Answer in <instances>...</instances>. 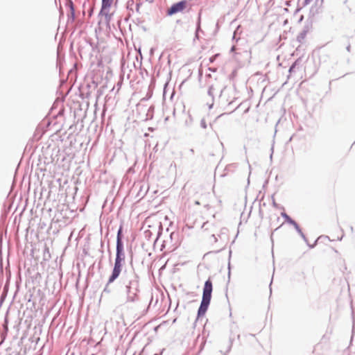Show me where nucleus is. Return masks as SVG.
I'll return each mask as SVG.
<instances>
[{
  "mask_svg": "<svg viewBox=\"0 0 355 355\" xmlns=\"http://www.w3.org/2000/svg\"><path fill=\"white\" fill-rule=\"evenodd\" d=\"M216 55H215L214 58H211L210 60H211V62H213L214 59L215 58Z\"/></svg>",
  "mask_w": 355,
  "mask_h": 355,
  "instance_id": "9d476101",
  "label": "nucleus"
},
{
  "mask_svg": "<svg viewBox=\"0 0 355 355\" xmlns=\"http://www.w3.org/2000/svg\"><path fill=\"white\" fill-rule=\"evenodd\" d=\"M135 300V297L133 296H131V297H129L127 300V302H132Z\"/></svg>",
  "mask_w": 355,
  "mask_h": 355,
  "instance_id": "6e6552de",
  "label": "nucleus"
},
{
  "mask_svg": "<svg viewBox=\"0 0 355 355\" xmlns=\"http://www.w3.org/2000/svg\"><path fill=\"white\" fill-rule=\"evenodd\" d=\"M188 1L182 0L171 6L170 8L167 10L168 15H173L178 12H181L184 10L188 6Z\"/></svg>",
  "mask_w": 355,
  "mask_h": 355,
  "instance_id": "f03ea898",
  "label": "nucleus"
},
{
  "mask_svg": "<svg viewBox=\"0 0 355 355\" xmlns=\"http://www.w3.org/2000/svg\"><path fill=\"white\" fill-rule=\"evenodd\" d=\"M213 285L211 281L209 279L205 283L202 293V299L211 301Z\"/></svg>",
  "mask_w": 355,
  "mask_h": 355,
  "instance_id": "7ed1b4c3",
  "label": "nucleus"
},
{
  "mask_svg": "<svg viewBox=\"0 0 355 355\" xmlns=\"http://www.w3.org/2000/svg\"><path fill=\"white\" fill-rule=\"evenodd\" d=\"M209 303H210L209 300L202 299V302H201L200 308L198 309V313L199 316L203 315L206 313Z\"/></svg>",
  "mask_w": 355,
  "mask_h": 355,
  "instance_id": "39448f33",
  "label": "nucleus"
},
{
  "mask_svg": "<svg viewBox=\"0 0 355 355\" xmlns=\"http://www.w3.org/2000/svg\"><path fill=\"white\" fill-rule=\"evenodd\" d=\"M114 0H102V6L101 8H103V10H105L107 8H110L111 6L113 3Z\"/></svg>",
  "mask_w": 355,
  "mask_h": 355,
  "instance_id": "423d86ee",
  "label": "nucleus"
},
{
  "mask_svg": "<svg viewBox=\"0 0 355 355\" xmlns=\"http://www.w3.org/2000/svg\"><path fill=\"white\" fill-rule=\"evenodd\" d=\"M101 13L105 17V21L107 24L109 25L114 15V12H110V8L103 10V8H101Z\"/></svg>",
  "mask_w": 355,
  "mask_h": 355,
  "instance_id": "20e7f679",
  "label": "nucleus"
},
{
  "mask_svg": "<svg viewBox=\"0 0 355 355\" xmlns=\"http://www.w3.org/2000/svg\"><path fill=\"white\" fill-rule=\"evenodd\" d=\"M313 0H305V4H309Z\"/></svg>",
  "mask_w": 355,
  "mask_h": 355,
  "instance_id": "1a4fd4ad",
  "label": "nucleus"
},
{
  "mask_svg": "<svg viewBox=\"0 0 355 355\" xmlns=\"http://www.w3.org/2000/svg\"><path fill=\"white\" fill-rule=\"evenodd\" d=\"M307 31H304L302 32L297 37V39L300 42H301L302 40H304L306 36Z\"/></svg>",
  "mask_w": 355,
  "mask_h": 355,
  "instance_id": "0eeeda50",
  "label": "nucleus"
},
{
  "mask_svg": "<svg viewBox=\"0 0 355 355\" xmlns=\"http://www.w3.org/2000/svg\"><path fill=\"white\" fill-rule=\"evenodd\" d=\"M196 205H200L199 202H198V201L196 202Z\"/></svg>",
  "mask_w": 355,
  "mask_h": 355,
  "instance_id": "9b49d317",
  "label": "nucleus"
},
{
  "mask_svg": "<svg viewBox=\"0 0 355 355\" xmlns=\"http://www.w3.org/2000/svg\"><path fill=\"white\" fill-rule=\"evenodd\" d=\"M125 261V257L123 254V245L120 237L118 236L116 243V254L114 268L112 275L109 277L107 284L112 283L120 275Z\"/></svg>",
  "mask_w": 355,
  "mask_h": 355,
  "instance_id": "f257e3e1",
  "label": "nucleus"
}]
</instances>
